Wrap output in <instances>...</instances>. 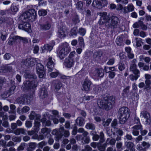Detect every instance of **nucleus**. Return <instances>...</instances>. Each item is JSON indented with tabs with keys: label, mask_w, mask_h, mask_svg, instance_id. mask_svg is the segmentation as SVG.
I'll use <instances>...</instances> for the list:
<instances>
[{
	"label": "nucleus",
	"mask_w": 151,
	"mask_h": 151,
	"mask_svg": "<svg viewBox=\"0 0 151 151\" xmlns=\"http://www.w3.org/2000/svg\"><path fill=\"white\" fill-rule=\"evenodd\" d=\"M52 83L54 85L56 89L59 90L62 86L61 82L57 80L53 81Z\"/></svg>",
	"instance_id": "5701e85b"
},
{
	"label": "nucleus",
	"mask_w": 151,
	"mask_h": 151,
	"mask_svg": "<svg viewBox=\"0 0 151 151\" xmlns=\"http://www.w3.org/2000/svg\"><path fill=\"white\" fill-rule=\"evenodd\" d=\"M76 5V8L78 10H83V4L81 1L78 0L77 1Z\"/></svg>",
	"instance_id": "c756f323"
},
{
	"label": "nucleus",
	"mask_w": 151,
	"mask_h": 151,
	"mask_svg": "<svg viewBox=\"0 0 151 151\" xmlns=\"http://www.w3.org/2000/svg\"><path fill=\"white\" fill-rule=\"evenodd\" d=\"M1 38L3 40H4L6 39L7 35L5 31H2L1 32Z\"/></svg>",
	"instance_id": "de8ad7c7"
},
{
	"label": "nucleus",
	"mask_w": 151,
	"mask_h": 151,
	"mask_svg": "<svg viewBox=\"0 0 151 151\" xmlns=\"http://www.w3.org/2000/svg\"><path fill=\"white\" fill-rule=\"evenodd\" d=\"M135 75L133 74H130L129 76V78L130 80L132 81H136L140 76V73L137 74V73H134Z\"/></svg>",
	"instance_id": "bb28decb"
},
{
	"label": "nucleus",
	"mask_w": 151,
	"mask_h": 151,
	"mask_svg": "<svg viewBox=\"0 0 151 151\" xmlns=\"http://www.w3.org/2000/svg\"><path fill=\"white\" fill-rule=\"evenodd\" d=\"M39 60L37 58H29L23 61V63L27 66H32L35 63L39 62Z\"/></svg>",
	"instance_id": "9d476101"
},
{
	"label": "nucleus",
	"mask_w": 151,
	"mask_h": 151,
	"mask_svg": "<svg viewBox=\"0 0 151 151\" xmlns=\"http://www.w3.org/2000/svg\"><path fill=\"white\" fill-rule=\"evenodd\" d=\"M67 32V30L65 27H63L59 30L58 33V36L61 38H63L65 37Z\"/></svg>",
	"instance_id": "f3484780"
},
{
	"label": "nucleus",
	"mask_w": 151,
	"mask_h": 151,
	"mask_svg": "<svg viewBox=\"0 0 151 151\" xmlns=\"http://www.w3.org/2000/svg\"><path fill=\"white\" fill-rule=\"evenodd\" d=\"M37 143L35 142H30L28 144V146L27 148V151H32L36 148Z\"/></svg>",
	"instance_id": "b1692460"
},
{
	"label": "nucleus",
	"mask_w": 151,
	"mask_h": 151,
	"mask_svg": "<svg viewBox=\"0 0 151 151\" xmlns=\"http://www.w3.org/2000/svg\"><path fill=\"white\" fill-rule=\"evenodd\" d=\"M127 148L130 149V151H134L135 145L134 144L131 142H129L126 144Z\"/></svg>",
	"instance_id": "c85d7f7f"
},
{
	"label": "nucleus",
	"mask_w": 151,
	"mask_h": 151,
	"mask_svg": "<svg viewBox=\"0 0 151 151\" xmlns=\"http://www.w3.org/2000/svg\"><path fill=\"white\" fill-rule=\"evenodd\" d=\"M0 117H2V119L4 120H6L7 119L6 114L3 112H0Z\"/></svg>",
	"instance_id": "6e6d98bb"
},
{
	"label": "nucleus",
	"mask_w": 151,
	"mask_h": 151,
	"mask_svg": "<svg viewBox=\"0 0 151 151\" xmlns=\"http://www.w3.org/2000/svg\"><path fill=\"white\" fill-rule=\"evenodd\" d=\"M92 148L88 145H86L83 149L82 150V151H91Z\"/></svg>",
	"instance_id": "13d9d810"
},
{
	"label": "nucleus",
	"mask_w": 151,
	"mask_h": 151,
	"mask_svg": "<svg viewBox=\"0 0 151 151\" xmlns=\"http://www.w3.org/2000/svg\"><path fill=\"white\" fill-rule=\"evenodd\" d=\"M129 111V109L126 107L123 106L119 109L118 119L120 124H123L127 122L130 115Z\"/></svg>",
	"instance_id": "20e7f679"
},
{
	"label": "nucleus",
	"mask_w": 151,
	"mask_h": 151,
	"mask_svg": "<svg viewBox=\"0 0 151 151\" xmlns=\"http://www.w3.org/2000/svg\"><path fill=\"white\" fill-rule=\"evenodd\" d=\"M102 53L100 51L95 52L93 55V58L96 60L98 61L101 56Z\"/></svg>",
	"instance_id": "a878e982"
},
{
	"label": "nucleus",
	"mask_w": 151,
	"mask_h": 151,
	"mask_svg": "<svg viewBox=\"0 0 151 151\" xmlns=\"http://www.w3.org/2000/svg\"><path fill=\"white\" fill-rule=\"evenodd\" d=\"M12 140L14 142H20L21 141V138L19 137L14 136L12 138Z\"/></svg>",
	"instance_id": "09e8293b"
},
{
	"label": "nucleus",
	"mask_w": 151,
	"mask_h": 151,
	"mask_svg": "<svg viewBox=\"0 0 151 151\" xmlns=\"http://www.w3.org/2000/svg\"><path fill=\"white\" fill-rule=\"evenodd\" d=\"M86 128L87 129L93 130L95 129L94 125L92 123H87L86 126Z\"/></svg>",
	"instance_id": "79ce46f5"
},
{
	"label": "nucleus",
	"mask_w": 151,
	"mask_h": 151,
	"mask_svg": "<svg viewBox=\"0 0 151 151\" xmlns=\"http://www.w3.org/2000/svg\"><path fill=\"white\" fill-rule=\"evenodd\" d=\"M134 7L132 4H129L127 6L125 7L124 8V12L126 13L132 12L134 10Z\"/></svg>",
	"instance_id": "4be33fe9"
},
{
	"label": "nucleus",
	"mask_w": 151,
	"mask_h": 151,
	"mask_svg": "<svg viewBox=\"0 0 151 151\" xmlns=\"http://www.w3.org/2000/svg\"><path fill=\"white\" fill-rule=\"evenodd\" d=\"M92 5L94 7L100 9L102 8V6H101V3L98 1L94 0L93 1Z\"/></svg>",
	"instance_id": "393cba45"
},
{
	"label": "nucleus",
	"mask_w": 151,
	"mask_h": 151,
	"mask_svg": "<svg viewBox=\"0 0 151 151\" xmlns=\"http://www.w3.org/2000/svg\"><path fill=\"white\" fill-rule=\"evenodd\" d=\"M62 132H63V135L65 137H68L69 136V132L68 130H64L63 127H60L58 130L56 129L53 130L52 133L53 135L57 136L58 138H60L62 135Z\"/></svg>",
	"instance_id": "423d86ee"
},
{
	"label": "nucleus",
	"mask_w": 151,
	"mask_h": 151,
	"mask_svg": "<svg viewBox=\"0 0 151 151\" xmlns=\"http://www.w3.org/2000/svg\"><path fill=\"white\" fill-rule=\"evenodd\" d=\"M42 51L41 53H44L48 51H50L52 49V47L48 44L45 45L41 47Z\"/></svg>",
	"instance_id": "412c9836"
},
{
	"label": "nucleus",
	"mask_w": 151,
	"mask_h": 151,
	"mask_svg": "<svg viewBox=\"0 0 151 151\" xmlns=\"http://www.w3.org/2000/svg\"><path fill=\"white\" fill-rule=\"evenodd\" d=\"M74 64V61L71 59L66 58L64 62V65L68 68H71Z\"/></svg>",
	"instance_id": "dca6fc26"
},
{
	"label": "nucleus",
	"mask_w": 151,
	"mask_h": 151,
	"mask_svg": "<svg viewBox=\"0 0 151 151\" xmlns=\"http://www.w3.org/2000/svg\"><path fill=\"white\" fill-rule=\"evenodd\" d=\"M91 74L95 78L101 77L104 76V71L102 69H97L92 71Z\"/></svg>",
	"instance_id": "ddd939ff"
},
{
	"label": "nucleus",
	"mask_w": 151,
	"mask_h": 151,
	"mask_svg": "<svg viewBox=\"0 0 151 151\" xmlns=\"http://www.w3.org/2000/svg\"><path fill=\"white\" fill-rule=\"evenodd\" d=\"M6 71V72H10L12 69V67L10 65H8L5 66Z\"/></svg>",
	"instance_id": "052dcab7"
},
{
	"label": "nucleus",
	"mask_w": 151,
	"mask_h": 151,
	"mask_svg": "<svg viewBox=\"0 0 151 151\" xmlns=\"http://www.w3.org/2000/svg\"><path fill=\"white\" fill-rule=\"evenodd\" d=\"M13 23V19L10 18H1L0 19V24H3L4 26L8 27L12 25Z\"/></svg>",
	"instance_id": "1a4fd4ad"
},
{
	"label": "nucleus",
	"mask_w": 151,
	"mask_h": 151,
	"mask_svg": "<svg viewBox=\"0 0 151 151\" xmlns=\"http://www.w3.org/2000/svg\"><path fill=\"white\" fill-rule=\"evenodd\" d=\"M86 30L84 28H80L78 31V33L81 35L84 36L86 33Z\"/></svg>",
	"instance_id": "a18cd8bd"
},
{
	"label": "nucleus",
	"mask_w": 151,
	"mask_h": 151,
	"mask_svg": "<svg viewBox=\"0 0 151 151\" xmlns=\"http://www.w3.org/2000/svg\"><path fill=\"white\" fill-rule=\"evenodd\" d=\"M26 130L24 128H18L14 131V133L16 135H19L21 134L24 135L26 134Z\"/></svg>",
	"instance_id": "aec40b11"
},
{
	"label": "nucleus",
	"mask_w": 151,
	"mask_h": 151,
	"mask_svg": "<svg viewBox=\"0 0 151 151\" xmlns=\"http://www.w3.org/2000/svg\"><path fill=\"white\" fill-rule=\"evenodd\" d=\"M107 145V144L105 143L103 145L98 147V149L100 151H105L106 149V147Z\"/></svg>",
	"instance_id": "864d4df0"
},
{
	"label": "nucleus",
	"mask_w": 151,
	"mask_h": 151,
	"mask_svg": "<svg viewBox=\"0 0 151 151\" xmlns=\"http://www.w3.org/2000/svg\"><path fill=\"white\" fill-rule=\"evenodd\" d=\"M142 145L144 149L148 148L150 146L149 142L145 141H143L142 143Z\"/></svg>",
	"instance_id": "e433bc0d"
},
{
	"label": "nucleus",
	"mask_w": 151,
	"mask_h": 151,
	"mask_svg": "<svg viewBox=\"0 0 151 151\" xmlns=\"http://www.w3.org/2000/svg\"><path fill=\"white\" fill-rule=\"evenodd\" d=\"M38 116L40 115H37L35 112L33 111L29 115V118L30 120H33L35 117L36 118L37 117V116Z\"/></svg>",
	"instance_id": "49530a36"
},
{
	"label": "nucleus",
	"mask_w": 151,
	"mask_h": 151,
	"mask_svg": "<svg viewBox=\"0 0 151 151\" xmlns=\"http://www.w3.org/2000/svg\"><path fill=\"white\" fill-rule=\"evenodd\" d=\"M90 141V139L89 137H86L82 138V142L84 144H88Z\"/></svg>",
	"instance_id": "a19ab883"
},
{
	"label": "nucleus",
	"mask_w": 151,
	"mask_h": 151,
	"mask_svg": "<svg viewBox=\"0 0 151 151\" xmlns=\"http://www.w3.org/2000/svg\"><path fill=\"white\" fill-rule=\"evenodd\" d=\"M140 115L142 116V118H143L145 124H149L150 123V115L147 112L145 111H142L140 113Z\"/></svg>",
	"instance_id": "9b49d317"
},
{
	"label": "nucleus",
	"mask_w": 151,
	"mask_h": 151,
	"mask_svg": "<svg viewBox=\"0 0 151 151\" xmlns=\"http://www.w3.org/2000/svg\"><path fill=\"white\" fill-rule=\"evenodd\" d=\"M50 25L48 23L42 24L40 25V28L42 30H48L50 29Z\"/></svg>",
	"instance_id": "cd10ccee"
},
{
	"label": "nucleus",
	"mask_w": 151,
	"mask_h": 151,
	"mask_svg": "<svg viewBox=\"0 0 151 151\" xmlns=\"http://www.w3.org/2000/svg\"><path fill=\"white\" fill-rule=\"evenodd\" d=\"M25 146V143H21L20 145L18 147L17 150L18 151L23 150L24 149Z\"/></svg>",
	"instance_id": "0e129e2a"
},
{
	"label": "nucleus",
	"mask_w": 151,
	"mask_h": 151,
	"mask_svg": "<svg viewBox=\"0 0 151 151\" xmlns=\"http://www.w3.org/2000/svg\"><path fill=\"white\" fill-rule=\"evenodd\" d=\"M91 81L88 79H85L82 84V89L86 91H89L90 89Z\"/></svg>",
	"instance_id": "f8f14e48"
},
{
	"label": "nucleus",
	"mask_w": 151,
	"mask_h": 151,
	"mask_svg": "<svg viewBox=\"0 0 151 151\" xmlns=\"http://www.w3.org/2000/svg\"><path fill=\"white\" fill-rule=\"evenodd\" d=\"M39 14L41 16H44L47 14V11L44 9L39 10L38 12Z\"/></svg>",
	"instance_id": "3c124183"
},
{
	"label": "nucleus",
	"mask_w": 151,
	"mask_h": 151,
	"mask_svg": "<svg viewBox=\"0 0 151 151\" xmlns=\"http://www.w3.org/2000/svg\"><path fill=\"white\" fill-rule=\"evenodd\" d=\"M100 16L98 23L100 25L105 24L106 27L108 29H114L119 26V20L116 16L114 15H107L106 12H101L98 13Z\"/></svg>",
	"instance_id": "f257e3e1"
},
{
	"label": "nucleus",
	"mask_w": 151,
	"mask_h": 151,
	"mask_svg": "<svg viewBox=\"0 0 151 151\" xmlns=\"http://www.w3.org/2000/svg\"><path fill=\"white\" fill-rule=\"evenodd\" d=\"M37 64L36 69L37 71H39L44 70V68L43 66L40 63H37Z\"/></svg>",
	"instance_id": "4c0bfd02"
},
{
	"label": "nucleus",
	"mask_w": 151,
	"mask_h": 151,
	"mask_svg": "<svg viewBox=\"0 0 151 151\" xmlns=\"http://www.w3.org/2000/svg\"><path fill=\"white\" fill-rule=\"evenodd\" d=\"M26 127L29 128L31 127L32 126V122L30 121H26L25 123Z\"/></svg>",
	"instance_id": "bf43d9fd"
},
{
	"label": "nucleus",
	"mask_w": 151,
	"mask_h": 151,
	"mask_svg": "<svg viewBox=\"0 0 151 151\" xmlns=\"http://www.w3.org/2000/svg\"><path fill=\"white\" fill-rule=\"evenodd\" d=\"M141 21H139L138 22H135L133 25V27L134 28H138L141 25Z\"/></svg>",
	"instance_id": "69168bd1"
},
{
	"label": "nucleus",
	"mask_w": 151,
	"mask_h": 151,
	"mask_svg": "<svg viewBox=\"0 0 151 151\" xmlns=\"http://www.w3.org/2000/svg\"><path fill=\"white\" fill-rule=\"evenodd\" d=\"M105 72L106 73H108V77L111 79L114 78L116 75V73L114 71L115 70L114 67H108L105 66L104 68Z\"/></svg>",
	"instance_id": "6e6552de"
},
{
	"label": "nucleus",
	"mask_w": 151,
	"mask_h": 151,
	"mask_svg": "<svg viewBox=\"0 0 151 151\" xmlns=\"http://www.w3.org/2000/svg\"><path fill=\"white\" fill-rule=\"evenodd\" d=\"M37 73L40 78H43L45 76V73L44 70L39 71H37Z\"/></svg>",
	"instance_id": "58836bf2"
},
{
	"label": "nucleus",
	"mask_w": 151,
	"mask_h": 151,
	"mask_svg": "<svg viewBox=\"0 0 151 151\" xmlns=\"http://www.w3.org/2000/svg\"><path fill=\"white\" fill-rule=\"evenodd\" d=\"M54 62V59H53L52 57L49 56L47 65V67L49 69L48 70V73L53 71V68L55 64Z\"/></svg>",
	"instance_id": "4468645a"
},
{
	"label": "nucleus",
	"mask_w": 151,
	"mask_h": 151,
	"mask_svg": "<svg viewBox=\"0 0 151 151\" xmlns=\"http://www.w3.org/2000/svg\"><path fill=\"white\" fill-rule=\"evenodd\" d=\"M17 103L23 104H24L25 99L24 97L23 96H22L21 97L17 99Z\"/></svg>",
	"instance_id": "c9c22d12"
},
{
	"label": "nucleus",
	"mask_w": 151,
	"mask_h": 151,
	"mask_svg": "<svg viewBox=\"0 0 151 151\" xmlns=\"http://www.w3.org/2000/svg\"><path fill=\"white\" fill-rule=\"evenodd\" d=\"M36 12L33 9H29L28 11L23 13L20 17L23 23L19 25L18 28L28 32H31V25L27 22L28 20L31 22L34 21L36 18Z\"/></svg>",
	"instance_id": "f03ea898"
},
{
	"label": "nucleus",
	"mask_w": 151,
	"mask_h": 151,
	"mask_svg": "<svg viewBox=\"0 0 151 151\" xmlns=\"http://www.w3.org/2000/svg\"><path fill=\"white\" fill-rule=\"evenodd\" d=\"M38 82L36 79L32 81H27L24 83V87L29 89L36 88Z\"/></svg>",
	"instance_id": "0eeeda50"
},
{
	"label": "nucleus",
	"mask_w": 151,
	"mask_h": 151,
	"mask_svg": "<svg viewBox=\"0 0 151 151\" xmlns=\"http://www.w3.org/2000/svg\"><path fill=\"white\" fill-rule=\"evenodd\" d=\"M83 119L81 117H78L76 120V123L80 126H81L83 124Z\"/></svg>",
	"instance_id": "72a5a7b5"
},
{
	"label": "nucleus",
	"mask_w": 151,
	"mask_h": 151,
	"mask_svg": "<svg viewBox=\"0 0 151 151\" xmlns=\"http://www.w3.org/2000/svg\"><path fill=\"white\" fill-rule=\"evenodd\" d=\"M94 97L93 96H84L83 97V99L85 100L86 101H89L93 99Z\"/></svg>",
	"instance_id": "4d7b16f0"
},
{
	"label": "nucleus",
	"mask_w": 151,
	"mask_h": 151,
	"mask_svg": "<svg viewBox=\"0 0 151 151\" xmlns=\"http://www.w3.org/2000/svg\"><path fill=\"white\" fill-rule=\"evenodd\" d=\"M40 116H38L36 118L34 123V126L33 127V128L38 132L39 130V127L40 125Z\"/></svg>",
	"instance_id": "2eb2a0df"
},
{
	"label": "nucleus",
	"mask_w": 151,
	"mask_h": 151,
	"mask_svg": "<svg viewBox=\"0 0 151 151\" xmlns=\"http://www.w3.org/2000/svg\"><path fill=\"white\" fill-rule=\"evenodd\" d=\"M114 100L112 96L104 97L103 99L98 100V104L100 108L108 110L112 108L114 104Z\"/></svg>",
	"instance_id": "7ed1b4c3"
},
{
	"label": "nucleus",
	"mask_w": 151,
	"mask_h": 151,
	"mask_svg": "<svg viewBox=\"0 0 151 151\" xmlns=\"http://www.w3.org/2000/svg\"><path fill=\"white\" fill-rule=\"evenodd\" d=\"M46 144L47 143L45 141H42L38 144L39 147L42 148L43 146L46 145Z\"/></svg>",
	"instance_id": "680f3d73"
},
{
	"label": "nucleus",
	"mask_w": 151,
	"mask_h": 151,
	"mask_svg": "<svg viewBox=\"0 0 151 151\" xmlns=\"http://www.w3.org/2000/svg\"><path fill=\"white\" fill-rule=\"evenodd\" d=\"M16 88V86L14 85L12 86L9 88L8 91L7 95L8 96H10L11 94L14 93V90Z\"/></svg>",
	"instance_id": "f704fd0d"
},
{
	"label": "nucleus",
	"mask_w": 151,
	"mask_h": 151,
	"mask_svg": "<svg viewBox=\"0 0 151 151\" xmlns=\"http://www.w3.org/2000/svg\"><path fill=\"white\" fill-rule=\"evenodd\" d=\"M129 70L133 73H140L139 70L137 69V65L136 64H130L129 67Z\"/></svg>",
	"instance_id": "a211bd4d"
},
{
	"label": "nucleus",
	"mask_w": 151,
	"mask_h": 151,
	"mask_svg": "<svg viewBox=\"0 0 151 151\" xmlns=\"http://www.w3.org/2000/svg\"><path fill=\"white\" fill-rule=\"evenodd\" d=\"M116 42L118 45H121L123 43L122 38L120 37H117L116 39Z\"/></svg>",
	"instance_id": "c03bdc74"
},
{
	"label": "nucleus",
	"mask_w": 151,
	"mask_h": 151,
	"mask_svg": "<svg viewBox=\"0 0 151 151\" xmlns=\"http://www.w3.org/2000/svg\"><path fill=\"white\" fill-rule=\"evenodd\" d=\"M39 47L38 46L35 45L33 47V52L35 54H37L39 50Z\"/></svg>",
	"instance_id": "774afa93"
},
{
	"label": "nucleus",
	"mask_w": 151,
	"mask_h": 151,
	"mask_svg": "<svg viewBox=\"0 0 151 151\" xmlns=\"http://www.w3.org/2000/svg\"><path fill=\"white\" fill-rule=\"evenodd\" d=\"M125 68L124 64L122 63H120L118 64L119 69L121 71L124 70Z\"/></svg>",
	"instance_id": "603ef678"
},
{
	"label": "nucleus",
	"mask_w": 151,
	"mask_h": 151,
	"mask_svg": "<svg viewBox=\"0 0 151 151\" xmlns=\"http://www.w3.org/2000/svg\"><path fill=\"white\" fill-rule=\"evenodd\" d=\"M136 45L137 47H140L141 45V43L142 42L140 39H138L137 38H136Z\"/></svg>",
	"instance_id": "338daca9"
},
{
	"label": "nucleus",
	"mask_w": 151,
	"mask_h": 151,
	"mask_svg": "<svg viewBox=\"0 0 151 151\" xmlns=\"http://www.w3.org/2000/svg\"><path fill=\"white\" fill-rule=\"evenodd\" d=\"M11 10L13 12H16L18 10V6L15 4H13L11 7Z\"/></svg>",
	"instance_id": "2f4dec72"
},
{
	"label": "nucleus",
	"mask_w": 151,
	"mask_h": 151,
	"mask_svg": "<svg viewBox=\"0 0 151 151\" xmlns=\"http://www.w3.org/2000/svg\"><path fill=\"white\" fill-rule=\"evenodd\" d=\"M79 44L81 47H84V44L83 38L82 37H79L78 39Z\"/></svg>",
	"instance_id": "37998d69"
},
{
	"label": "nucleus",
	"mask_w": 151,
	"mask_h": 151,
	"mask_svg": "<svg viewBox=\"0 0 151 151\" xmlns=\"http://www.w3.org/2000/svg\"><path fill=\"white\" fill-rule=\"evenodd\" d=\"M111 121V119H108L105 120V119L102 120V124L104 127H107L109 126V123Z\"/></svg>",
	"instance_id": "473e14b6"
},
{
	"label": "nucleus",
	"mask_w": 151,
	"mask_h": 151,
	"mask_svg": "<svg viewBox=\"0 0 151 151\" xmlns=\"http://www.w3.org/2000/svg\"><path fill=\"white\" fill-rule=\"evenodd\" d=\"M116 142V140L114 139H110L109 138H108L107 139L106 142V144H107V145L108 144H110L111 145H114Z\"/></svg>",
	"instance_id": "7c9ffc66"
},
{
	"label": "nucleus",
	"mask_w": 151,
	"mask_h": 151,
	"mask_svg": "<svg viewBox=\"0 0 151 151\" xmlns=\"http://www.w3.org/2000/svg\"><path fill=\"white\" fill-rule=\"evenodd\" d=\"M41 132L43 134H47L50 132V130L47 128L45 127L42 129Z\"/></svg>",
	"instance_id": "8fccbe9b"
},
{
	"label": "nucleus",
	"mask_w": 151,
	"mask_h": 151,
	"mask_svg": "<svg viewBox=\"0 0 151 151\" xmlns=\"http://www.w3.org/2000/svg\"><path fill=\"white\" fill-rule=\"evenodd\" d=\"M59 72L58 70H56V71L51 72L50 75L51 77L52 78H55L57 77L59 74Z\"/></svg>",
	"instance_id": "ea45409f"
},
{
	"label": "nucleus",
	"mask_w": 151,
	"mask_h": 151,
	"mask_svg": "<svg viewBox=\"0 0 151 151\" xmlns=\"http://www.w3.org/2000/svg\"><path fill=\"white\" fill-rule=\"evenodd\" d=\"M70 51V48L68 44L67 43H64L62 48L58 51L57 53L58 56L61 59L65 58Z\"/></svg>",
	"instance_id": "39448f33"
},
{
	"label": "nucleus",
	"mask_w": 151,
	"mask_h": 151,
	"mask_svg": "<svg viewBox=\"0 0 151 151\" xmlns=\"http://www.w3.org/2000/svg\"><path fill=\"white\" fill-rule=\"evenodd\" d=\"M39 94L40 96L42 99L47 97L48 94L46 89L45 88H42L40 90Z\"/></svg>",
	"instance_id": "6ab92c4d"
},
{
	"label": "nucleus",
	"mask_w": 151,
	"mask_h": 151,
	"mask_svg": "<svg viewBox=\"0 0 151 151\" xmlns=\"http://www.w3.org/2000/svg\"><path fill=\"white\" fill-rule=\"evenodd\" d=\"M75 54L76 52L75 51H72L70 53L68 57L67 58L72 59V60H73Z\"/></svg>",
	"instance_id": "e2e57ef3"
},
{
	"label": "nucleus",
	"mask_w": 151,
	"mask_h": 151,
	"mask_svg": "<svg viewBox=\"0 0 151 151\" xmlns=\"http://www.w3.org/2000/svg\"><path fill=\"white\" fill-rule=\"evenodd\" d=\"M38 132L35 129L33 128V129L30 131H29L27 132V134L29 135H32L35 134H36Z\"/></svg>",
	"instance_id": "5fc2aeb1"
}]
</instances>
